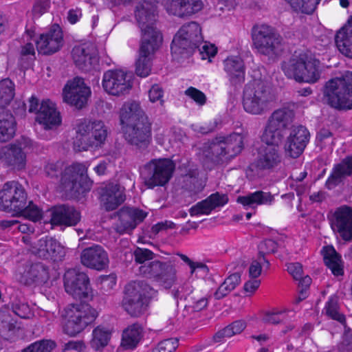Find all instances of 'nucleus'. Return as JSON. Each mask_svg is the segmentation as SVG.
Instances as JSON below:
<instances>
[{
  "label": "nucleus",
  "mask_w": 352,
  "mask_h": 352,
  "mask_svg": "<svg viewBox=\"0 0 352 352\" xmlns=\"http://www.w3.org/2000/svg\"><path fill=\"white\" fill-rule=\"evenodd\" d=\"M65 292L74 298L82 302L69 305L66 309L68 318L65 332L70 336L80 333L97 317V311L87 301L93 297L87 275L76 269H69L64 274Z\"/></svg>",
  "instance_id": "f257e3e1"
},
{
  "label": "nucleus",
  "mask_w": 352,
  "mask_h": 352,
  "mask_svg": "<svg viewBox=\"0 0 352 352\" xmlns=\"http://www.w3.org/2000/svg\"><path fill=\"white\" fill-rule=\"evenodd\" d=\"M62 162H49L44 166L45 175L50 178H58L61 175V185L63 190L71 197L89 190L92 182L87 175V168L83 164L75 163L63 171Z\"/></svg>",
  "instance_id": "f03ea898"
},
{
  "label": "nucleus",
  "mask_w": 352,
  "mask_h": 352,
  "mask_svg": "<svg viewBox=\"0 0 352 352\" xmlns=\"http://www.w3.org/2000/svg\"><path fill=\"white\" fill-rule=\"evenodd\" d=\"M320 62L310 52H295L283 62L282 69L285 76L299 82L315 83L320 78Z\"/></svg>",
  "instance_id": "7ed1b4c3"
},
{
  "label": "nucleus",
  "mask_w": 352,
  "mask_h": 352,
  "mask_svg": "<svg viewBox=\"0 0 352 352\" xmlns=\"http://www.w3.org/2000/svg\"><path fill=\"white\" fill-rule=\"evenodd\" d=\"M274 100L271 87L263 79H253L244 87L242 104L244 110L250 114H265L270 109Z\"/></svg>",
  "instance_id": "20e7f679"
},
{
  "label": "nucleus",
  "mask_w": 352,
  "mask_h": 352,
  "mask_svg": "<svg viewBox=\"0 0 352 352\" xmlns=\"http://www.w3.org/2000/svg\"><path fill=\"white\" fill-rule=\"evenodd\" d=\"M157 295V291L146 282L132 281L124 287L122 307L131 317H140L146 312L150 300Z\"/></svg>",
  "instance_id": "39448f33"
},
{
  "label": "nucleus",
  "mask_w": 352,
  "mask_h": 352,
  "mask_svg": "<svg viewBox=\"0 0 352 352\" xmlns=\"http://www.w3.org/2000/svg\"><path fill=\"white\" fill-rule=\"evenodd\" d=\"M324 103L337 110L352 109V72H347L342 78L327 81L323 89Z\"/></svg>",
  "instance_id": "423d86ee"
},
{
  "label": "nucleus",
  "mask_w": 352,
  "mask_h": 352,
  "mask_svg": "<svg viewBox=\"0 0 352 352\" xmlns=\"http://www.w3.org/2000/svg\"><path fill=\"white\" fill-rule=\"evenodd\" d=\"M175 164L168 158L153 159L141 168V177L148 188L164 186L173 177Z\"/></svg>",
  "instance_id": "0eeeda50"
},
{
  "label": "nucleus",
  "mask_w": 352,
  "mask_h": 352,
  "mask_svg": "<svg viewBox=\"0 0 352 352\" xmlns=\"http://www.w3.org/2000/svg\"><path fill=\"white\" fill-rule=\"evenodd\" d=\"M107 137V129L100 120H84L76 127L75 144L82 150L101 148Z\"/></svg>",
  "instance_id": "6e6552de"
},
{
  "label": "nucleus",
  "mask_w": 352,
  "mask_h": 352,
  "mask_svg": "<svg viewBox=\"0 0 352 352\" xmlns=\"http://www.w3.org/2000/svg\"><path fill=\"white\" fill-rule=\"evenodd\" d=\"M243 139V135L236 133L217 138L210 144L206 156L217 164L229 161L242 151Z\"/></svg>",
  "instance_id": "1a4fd4ad"
},
{
  "label": "nucleus",
  "mask_w": 352,
  "mask_h": 352,
  "mask_svg": "<svg viewBox=\"0 0 352 352\" xmlns=\"http://www.w3.org/2000/svg\"><path fill=\"white\" fill-rule=\"evenodd\" d=\"M201 28L195 21L183 25L175 35L170 50L172 54H190L203 43Z\"/></svg>",
  "instance_id": "9d476101"
},
{
  "label": "nucleus",
  "mask_w": 352,
  "mask_h": 352,
  "mask_svg": "<svg viewBox=\"0 0 352 352\" xmlns=\"http://www.w3.org/2000/svg\"><path fill=\"white\" fill-rule=\"evenodd\" d=\"M253 45L260 54H276L282 50L283 39L274 28L261 24L252 30Z\"/></svg>",
  "instance_id": "9b49d317"
},
{
  "label": "nucleus",
  "mask_w": 352,
  "mask_h": 352,
  "mask_svg": "<svg viewBox=\"0 0 352 352\" xmlns=\"http://www.w3.org/2000/svg\"><path fill=\"white\" fill-rule=\"evenodd\" d=\"M28 203V194L19 182H6L0 190V210L8 213H19Z\"/></svg>",
  "instance_id": "f8f14e48"
},
{
  "label": "nucleus",
  "mask_w": 352,
  "mask_h": 352,
  "mask_svg": "<svg viewBox=\"0 0 352 352\" xmlns=\"http://www.w3.org/2000/svg\"><path fill=\"white\" fill-rule=\"evenodd\" d=\"M139 272L147 278H153L166 289H170L177 280L175 263L172 260L148 262L147 265L140 266Z\"/></svg>",
  "instance_id": "ddd939ff"
},
{
  "label": "nucleus",
  "mask_w": 352,
  "mask_h": 352,
  "mask_svg": "<svg viewBox=\"0 0 352 352\" xmlns=\"http://www.w3.org/2000/svg\"><path fill=\"white\" fill-rule=\"evenodd\" d=\"M102 85L108 94L124 96L133 87V75L122 69H109L103 74Z\"/></svg>",
  "instance_id": "4468645a"
},
{
  "label": "nucleus",
  "mask_w": 352,
  "mask_h": 352,
  "mask_svg": "<svg viewBox=\"0 0 352 352\" xmlns=\"http://www.w3.org/2000/svg\"><path fill=\"white\" fill-rule=\"evenodd\" d=\"M153 36L154 38L151 41L152 36L146 34L141 40L139 58L135 64V73L140 77H146L150 74L152 57L162 43V36L155 34Z\"/></svg>",
  "instance_id": "2eb2a0df"
},
{
  "label": "nucleus",
  "mask_w": 352,
  "mask_h": 352,
  "mask_svg": "<svg viewBox=\"0 0 352 352\" xmlns=\"http://www.w3.org/2000/svg\"><path fill=\"white\" fill-rule=\"evenodd\" d=\"M135 16L142 32V38L143 40L146 34L149 36L160 35L162 36L161 32L154 26L157 20V11L155 4L148 1L139 2L135 6ZM154 38L152 36L151 41Z\"/></svg>",
  "instance_id": "dca6fc26"
},
{
  "label": "nucleus",
  "mask_w": 352,
  "mask_h": 352,
  "mask_svg": "<svg viewBox=\"0 0 352 352\" xmlns=\"http://www.w3.org/2000/svg\"><path fill=\"white\" fill-rule=\"evenodd\" d=\"M63 95L64 102L80 109L86 105L91 90L82 78L76 76L67 81L63 88Z\"/></svg>",
  "instance_id": "f3484780"
},
{
  "label": "nucleus",
  "mask_w": 352,
  "mask_h": 352,
  "mask_svg": "<svg viewBox=\"0 0 352 352\" xmlns=\"http://www.w3.org/2000/svg\"><path fill=\"white\" fill-rule=\"evenodd\" d=\"M124 138L138 149L146 148L151 141V123L148 118L126 125Z\"/></svg>",
  "instance_id": "a211bd4d"
},
{
  "label": "nucleus",
  "mask_w": 352,
  "mask_h": 352,
  "mask_svg": "<svg viewBox=\"0 0 352 352\" xmlns=\"http://www.w3.org/2000/svg\"><path fill=\"white\" fill-rule=\"evenodd\" d=\"M118 220L114 224L115 231L120 234L131 233L147 216V212L135 207L124 206L116 214Z\"/></svg>",
  "instance_id": "6ab92c4d"
},
{
  "label": "nucleus",
  "mask_w": 352,
  "mask_h": 352,
  "mask_svg": "<svg viewBox=\"0 0 352 352\" xmlns=\"http://www.w3.org/2000/svg\"><path fill=\"white\" fill-rule=\"evenodd\" d=\"M72 57L75 65L82 72H90L99 68V58L91 44L76 45L72 49Z\"/></svg>",
  "instance_id": "aec40b11"
},
{
  "label": "nucleus",
  "mask_w": 352,
  "mask_h": 352,
  "mask_svg": "<svg viewBox=\"0 0 352 352\" xmlns=\"http://www.w3.org/2000/svg\"><path fill=\"white\" fill-rule=\"evenodd\" d=\"M16 276L20 283L27 285L45 283L50 278L48 267L41 262L19 266Z\"/></svg>",
  "instance_id": "412c9836"
},
{
  "label": "nucleus",
  "mask_w": 352,
  "mask_h": 352,
  "mask_svg": "<svg viewBox=\"0 0 352 352\" xmlns=\"http://www.w3.org/2000/svg\"><path fill=\"white\" fill-rule=\"evenodd\" d=\"M309 138V132L305 126L302 125L294 126L285 144L286 155L292 158L298 157L306 148Z\"/></svg>",
  "instance_id": "4be33fe9"
},
{
  "label": "nucleus",
  "mask_w": 352,
  "mask_h": 352,
  "mask_svg": "<svg viewBox=\"0 0 352 352\" xmlns=\"http://www.w3.org/2000/svg\"><path fill=\"white\" fill-rule=\"evenodd\" d=\"M32 253L44 259L60 261L65 256L64 248L55 239L45 236L38 240L32 248Z\"/></svg>",
  "instance_id": "5701e85b"
},
{
  "label": "nucleus",
  "mask_w": 352,
  "mask_h": 352,
  "mask_svg": "<svg viewBox=\"0 0 352 352\" xmlns=\"http://www.w3.org/2000/svg\"><path fill=\"white\" fill-rule=\"evenodd\" d=\"M50 223L52 226L67 227L76 226L81 219L80 212L74 206L62 204L55 206L50 210Z\"/></svg>",
  "instance_id": "b1692460"
},
{
  "label": "nucleus",
  "mask_w": 352,
  "mask_h": 352,
  "mask_svg": "<svg viewBox=\"0 0 352 352\" xmlns=\"http://www.w3.org/2000/svg\"><path fill=\"white\" fill-rule=\"evenodd\" d=\"M0 160L14 170H22L26 167L27 155L20 143L9 144L0 147Z\"/></svg>",
  "instance_id": "393cba45"
},
{
  "label": "nucleus",
  "mask_w": 352,
  "mask_h": 352,
  "mask_svg": "<svg viewBox=\"0 0 352 352\" xmlns=\"http://www.w3.org/2000/svg\"><path fill=\"white\" fill-rule=\"evenodd\" d=\"M63 32L58 25H54L46 33L41 34L36 41L39 54L50 55L58 51L63 45Z\"/></svg>",
  "instance_id": "a878e982"
},
{
  "label": "nucleus",
  "mask_w": 352,
  "mask_h": 352,
  "mask_svg": "<svg viewBox=\"0 0 352 352\" xmlns=\"http://www.w3.org/2000/svg\"><path fill=\"white\" fill-rule=\"evenodd\" d=\"M124 188L118 184L109 183L99 188L100 200L107 211L116 209L125 200Z\"/></svg>",
  "instance_id": "bb28decb"
},
{
  "label": "nucleus",
  "mask_w": 352,
  "mask_h": 352,
  "mask_svg": "<svg viewBox=\"0 0 352 352\" xmlns=\"http://www.w3.org/2000/svg\"><path fill=\"white\" fill-rule=\"evenodd\" d=\"M80 260L83 265L99 271L106 268L109 264L107 253L98 245L84 249L80 254Z\"/></svg>",
  "instance_id": "cd10ccee"
},
{
  "label": "nucleus",
  "mask_w": 352,
  "mask_h": 352,
  "mask_svg": "<svg viewBox=\"0 0 352 352\" xmlns=\"http://www.w3.org/2000/svg\"><path fill=\"white\" fill-rule=\"evenodd\" d=\"M281 161L282 157L277 146H265L258 151L254 166L261 170H270L278 166Z\"/></svg>",
  "instance_id": "c85d7f7f"
},
{
  "label": "nucleus",
  "mask_w": 352,
  "mask_h": 352,
  "mask_svg": "<svg viewBox=\"0 0 352 352\" xmlns=\"http://www.w3.org/2000/svg\"><path fill=\"white\" fill-rule=\"evenodd\" d=\"M36 120L43 125L45 129H52L61 123L60 113L57 111L55 104L50 100L41 102Z\"/></svg>",
  "instance_id": "c756f323"
},
{
  "label": "nucleus",
  "mask_w": 352,
  "mask_h": 352,
  "mask_svg": "<svg viewBox=\"0 0 352 352\" xmlns=\"http://www.w3.org/2000/svg\"><path fill=\"white\" fill-rule=\"evenodd\" d=\"M224 71L230 84L234 87L245 81V67L243 59L237 56L228 57L223 62Z\"/></svg>",
  "instance_id": "7c9ffc66"
},
{
  "label": "nucleus",
  "mask_w": 352,
  "mask_h": 352,
  "mask_svg": "<svg viewBox=\"0 0 352 352\" xmlns=\"http://www.w3.org/2000/svg\"><path fill=\"white\" fill-rule=\"evenodd\" d=\"M335 221L332 223L340 236L344 241L352 239V209L349 207L340 208L335 212Z\"/></svg>",
  "instance_id": "2f4dec72"
},
{
  "label": "nucleus",
  "mask_w": 352,
  "mask_h": 352,
  "mask_svg": "<svg viewBox=\"0 0 352 352\" xmlns=\"http://www.w3.org/2000/svg\"><path fill=\"white\" fill-rule=\"evenodd\" d=\"M228 201V197L227 195L217 192L192 206L189 210V212L191 216L209 214L212 210L216 208L223 206Z\"/></svg>",
  "instance_id": "473e14b6"
},
{
  "label": "nucleus",
  "mask_w": 352,
  "mask_h": 352,
  "mask_svg": "<svg viewBox=\"0 0 352 352\" xmlns=\"http://www.w3.org/2000/svg\"><path fill=\"white\" fill-rule=\"evenodd\" d=\"M352 175V155L346 156L340 163L333 166L325 186L331 190L341 184L344 179Z\"/></svg>",
  "instance_id": "72a5a7b5"
},
{
  "label": "nucleus",
  "mask_w": 352,
  "mask_h": 352,
  "mask_svg": "<svg viewBox=\"0 0 352 352\" xmlns=\"http://www.w3.org/2000/svg\"><path fill=\"white\" fill-rule=\"evenodd\" d=\"M335 42L343 55L352 58V17L348 21V24L337 32Z\"/></svg>",
  "instance_id": "f704fd0d"
},
{
  "label": "nucleus",
  "mask_w": 352,
  "mask_h": 352,
  "mask_svg": "<svg viewBox=\"0 0 352 352\" xmlns=\"http://www.w3.org/2000/svg\"><path fill=\"white\" fill-rule=\"evenodd\" d=\"M143 118L148 117L141 109L140 104L135 101L126 102L120 109V120L122 125L134 123L142 120Z\"/></svg>",
  "instance_id": "c9c22d12"
},
{
  "label": "nucleus",
  "mask_w": 352,
  "mask_h": 352,
  "mask_svg": "<svg viewBox=\"0 0 352 352\" xmlns=\"http://www.w3.org/2000/svg\"><path fill=\"white\" fill-rule=\"evenodd\" d=\"M322 253L324 262L331 273L336 276L343 275L344 265L342 257L334 248L331 245L324 246Z\"/></svg>",
  "instance_id": "e433bc0d"
},
{
  "label": "nucleus",
  "mask_w": 352,
  "mask_h": 352,
  "mask_svg": "<svg viewBox=\"0 0 352 352\" xmlns=\"http://www.w3.org/2000/svg\"><path fill=\"white\" fill-rule=\"evenodd\" d=\"M143 337V327L139 323H133L126 328L122 336V346L126 349L137 346Z\"/></svg>",
  "instance_id": "4c0bfd02"
},
{
  "label": "nucleus",
  "mask_w": 352,
  "mask_h": 352,
  "mask_svg": "<svg viewBox=\"0 0 352 352\" xmlns=\"http://www.w3.org/2000/svg\"><path fill=\"white\" fill-rule=\"evenodd\" d=\"M14 133V118L5 108H0V142L8 141Z\"/></svg>",
  "instance_id": "58836bf2"
},
{
  "label": "nucleus",
  "mask_w": 352,
  "mask_h": 352,
  "mask_svg": "<svg viewBox=\"0 0 352 352\" xmlns=\"http://www.w3.org/2000/svg\"><path fill=\"white\" fill-rule=\"evenodd\" d=\"M293 118V111L287 108H280L271 114L267 122L283 131L292 122Z\"/></svg>",
  "instance_id": "ea45409f"
},
{
  "label": "nucleus",
  "mask_w": 352,
  "mask_h": 352,
  "mask_svg": "<svg viewBox=\"0 0 352 352\" xmlns=\"http://www.w3.org/2000/svg\"><path fill=\"white\" fill-rule=\"evenodd\" d=\"M273 199V196L270 192L258 190L245 196L239 197L237 202L245 207L254 208L257 205L271 204Z\"/></svg>",
  "instance_id": "a19ab883"
},
{
  "label": "nucleus",
  "mask_w": 352,
  "mask_h": 352,
  "mask_svg": "<svg viewBox=\"0 0 352 352\" xmlns=\"http://www.w3.org/2000/svg\"><path fill=\"white\" fill-rule=\"evenodd\" d=\"M241 283V274L235 272L228 276L224 281L220 285L217 291L214 294V296L217 300H220L226 297L237 285Z\"/></svg>",
  "instance_id": "79ce46f5"
},
{
  "label": "nucleus",
  "mask_w": 352,
  "mask_h": 352,
  "mask_svg": "<svg viewBox=\"0 0 352 352\" xmlns=\"http://www.w3.org/2000/svg\"><path fill=\"white\" fill-rule=\"evenodd\" d=\"M111 338V331L106 327L98 326L92 331V338L90 345L96 351L105 347Z\"/></svg>",
  "instance_id": "37998d69"
},
{
  "label": "nucleus",
  "mask_w": 352,
  "mask_h": 352,
  "mask_svg": "<svg viewBox=\"0 0 352 352\" xmlns=\"http://www.w3.org/2000/svg\"><path fill=\"white\" fill-rule=\"evenodd\" d=\"M246 327L245 321L239 320H236L224 329L219 331L215 333L213 338L216 342H222L226 338H230L234 335L241 333Z\"/></svg>",
  "instance_id": "c03bdc74"
},
{
  "label": "nucleus",
  "mask_w": 352,
  "mask_h": 352,
  "mask_svg": "<svg viewBox=\"0 0 352 352\" xmlns=\"http://www.w3.org/2000/svg\"><path fill=\"white\" fill-rule=\"evenodd\" d=\"M16 323L8 309L0 310V333L6 339H8L15 333Z\"/></svg>",
  "instance_id": "a18cd8bd"
},
{
  "label": "nucleus",
  "mask_w": 352,
  "mask_h": 352,
  "mask_svg": "<svg viewBox=\"0 0 352 352\" xmlns=\"http://www.w3.org/2000/svg\"><path fill=\"white\" fill-rule=\"evenodd\" d=\"M283 131L277 127L266 123L264 131L261 136V140L265 142L267 146H277L283 139Z\"/></svg>",
  "instance_id": "49530a36"
},
{
  "label": "nucleus",
  "mask_w": 352,
  "mask_h": 352,
  "mask_svg": "<svg viewBox=\"0 0 352 352\" xmlns=\"http://www.w3.org/2000/svg\"><path fill=\"white\" fill-rule=\"evenodd\" d=\"M14 89L13 82L8 78L0 82V108H5L13 99Z\"/></svg>",
  "instance_id": "de8ad7c7"
},
{
  "label": "nucleus",
  "mask_w": 352,
  "mask_h": 352,
  "mask_svg": "<svg viewBox=\"0 0 352 352\" xmlns=\"http://www.w3.org/2000/svg\"><path fill=\"white\" fill-rule=\"evenodd\" d=\"M193 287L191 283L188 280L184 282L182 284L179 285L177 287H175L171 290V295L176 300L177 304H178L179 300H185L186 303L190 300V297H192L193 295Z\"/></svg>",
  "instance_id": "09e8293b"
},
{
  "label": "nucleus",
  "mask_w": 352,
  "mask_h": 352,
  "mask_svg": "<svg viewBox=\"0 0 352 352\" xmlns=\"http://www.w3.org/2000/svg\"><path fill=\"white\" fill-rule=\"evenodd\" d=\"M199 173L197 170H190L183 176L184 187L189 191L198 192L202 190L203 186L198 178Z\"/></svg>",
  "instance_id": "8fccbe9b"
},
{
  "label": "nucleus",
  "mask_w": 352,
  "mask_h": 352,
  "mask_svg": "<svg viewBox=\"0 0 352 352\" xmlns=\"http://www.w3.org/2000/svg\"><path fill=\"white\" fill-rule=\"evenodd\" d=\"M326 314L333 320L343 324L345 322V316L340 312L338 298L331 296L324 307Z\"/></svg>",
  "instance_id": "3c124183"
},
{
  "label": "nucleus",
  "mask_w": 352,
  "mask_h": 352,
  "mask_svg": "<svg viewBox=\"0 0 352 352\" xmlns=\"http://www.w3.org/2000/svg\"><path fill=\"white\" fill-rule=\"evenodd\" d=\"M56 347V343L51 340H41L30 344L21 352H51Z\"/></svg>",
  "instance_id": "603ef678"
},
{
  "label": "nucleus",
  "mask_w": 352,
  "mask_h": 352,
  "mask_svg": "<svg viewBox=\"0 0 352 352\" xmlns=\"http://www.w3.org/2000/svg\"><path fill=\"white\" fill-rule=\"evenodd\" d=\"M335 140L333 133L327 129H321L316 135L317 146L322 149L324 148L333 149Z\"/></svg>",
  "instance_id": "864d4df0"
},
{
  "label": "nucleus",
  "mask_w": 352,
  "mask_h": 352,
  "mask_svg": "<svg viewBox=\"0 0 352 352\" xmlns=\"http://www.w3.org/2000/svg\"><path fill=\"white\" fill-rule=\"evenodd\" d=\"M16 214H21L34 222H36L42 218L41 210L32 201H30L28 205L26 204L25 208Z\"/></svg>",
  "instance_id": "5fc2aeb1"
},
{
  "label": "nucleus",
  "mask_w": 352,
  "mask_h": 352,
  "mask_svg": "<svg viewBox=\"0 0 352 352\" xmlns=\"http://www.w3.org/2000/svg\"><path fill=\"white\" fill-rule=\"evenodd\" d=\"M203 6L201 0H183L182 18L199 12Z\"/></svg>",
  "instance_id": "6e6d98bb"
},
{
  "label": "nucleus",
  "mask_w": 352,
  "mask_h": 352,
  "mask_svg": "<svg viewBox=\"0 0 352 352\" xmlns=\"http://www.w3.org/2000/svg\"><path fill=\"white\" fill-rule=\"evenodd\" d=\"M184 94L199 106H203L206 103L207 98L206 94L195 87H188L184 91Z\"/></svg>",
  "instance_id": "4d7b16f0"
},
{
  "label": "nucleus",
  "mask_w": 352,
  "mask_h": 352,
  "mask_svg": "<svg viewBox=\"0 0 352 352\" xmlns=\"http://www.w3.org/2000/svg\"><path fill=\"white\" fill-rule=\"evenodd\" d=\"M178 346V340L169 338L161 341L152 352H173Z\"/></svg>",
  "instance_id": "13d9d810"
},
{
  "label": "nucleus",
  "mask_w": 352,
  "mask_h": 352,
  "mask_svg": "<svg viewBox=\"0 0 352 352\" xmlns=\"http://www.w3.org/2000/svg\"><path fill=\"white\" fill-rule=\"evenodd\" d=\"M164 8L169 14L182 18L183 0H166Z\"/></svg>",
  "instance_id": "bf43d9fd"
},
{
  "label": "nucleus",
  "mask_w": 352,
  "mask_h": 352,
  "mask_svg": "<svg viewBox=\"0 0 352 352\" xmlns=\"http://www.w3.org/2000/svg\"><path fill=\"white\" fill-rule=\"evenodd\" d=\"M135 261L137 263L142 264V265H147L146 261L152 260L154 256V253L146 248H138L134 251Z\"/></svg>",
  "instance_id": "052dcab7"
},
{
  "label": "nucleus",
  "mask_w": 352,
  "mask_h": 352,
  "mask_svg": "<svg viewBox=\"0 0 352 352\" xmlns=\"http://www.w3.org/2000/svg\"><path fill=\"white\" fill-rule=\"evenodd\" d=\"M208 303V298L205 297L199 298L193 294L192 297H190V300L185 306L192 307L195 311H200L207 307Z\"/></svg>",
  "instance_id": "680f3d73"
},
{
  "label": "nucleus",
  "mask_w": 352,
  "mask_h": 352,
  "mask_svg": "<svg viewBox=\"0 0 352 352\" xmlns=\"http://www.w3.org/2000/svg\"><path fill=\"white\" fill-rule=\"evenodd\" d=\"M201 44H203L202 46L198 48L202 59L208 58L210 60V58L214 57L217 54V48L214 45L207 42H203Z\"/></svg>",
  "instance_id": "e2e57ef3"
},
{
  "label": "nucleus",
  "mask_w": 352,
  "mask_h": 352,
  "mask_svg": "<svg viewBox=\"0 0 352 352\" xmlns=\"http://www.w3.org/2000/svg\"><path fill=\"white\" fill-rule=\"evenodd\" d=\"M163 95L164 91L162 88L157 84L153 85L148 91L150 101L153 103L160 101L161 105L164 104Z\"/></svg>",
  "instance_id": "0e129e2a"
},
{
  "label": "nucleus",
  "mask_w": 352,
  "mask_h": 352,
  "mask_svg": "<svg viewBox=\"0 0 352 352\" xmlns=\"http://www.w3.org/2000/svg\"><path fill=\"white\" fill-rule=\"evenodd\" d=\"M285 319V312H270L265 314L263 320L264 322L276 324Z\"/></svg>",
  "instance_id": "69168bd1"
},
{
  "label": "nucleus",
  "mask_w": 352,
  "mask_h": 352,
  "mask_svg": "<svg viewBox=\"0 0 352 352\" xmlns=\"http://www.w3.org/2000/svg\"><path fill=\"white\" fill-rule=\"evenodd\" d=\"M35 58V49L32 43H27L21 47L20 59H34Z\"/></svg>",
  "instance_id": "338daca9"
},
{
  "label": "nucleus",
  "mask_w": 352,
  "mask_h": 352,
  "mask_svg": "<svg viewBox=\"0 0 352 352\" xmlns=\"http://www.w3.org/2000/svg\"><path fill=\"white\" fill-rule=\"evenodd\" d=\"M49 0H35L32 12L34 15L41 16L45 12L49 7Z\"/></svg>",
  "instance_id": "774afa93"
}]
</instances>
